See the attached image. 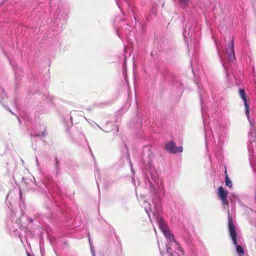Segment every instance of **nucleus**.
Wrapping results in <instances>:
<instances>
[{
  "label": "nucleus",
  "instance_id": "1",
  "mask_svg": "<svg viewBox=\"0 0 256 256\" xmlns=\"http://www.w3.org/2000/svg\"><path fill=\"white\" fill-rule=\"evenodd\" d=\"M152 203L154 204L152 208L151 204L146 201L144 202L143 206L150 220L152 222L153 220H156L167 240L166 250L162 256H182L184 252L182 248L175 240L174 235L162 217L160 199L157 194L152 198Z\"/></svg>",
  "mask_w": 256,
  "mask_h": 256
},
{
  "label": "nucleus",
  "instance_id": "2",
  "mask_svg": "<svg viewBox=\"0 0 256 256\" xmlns=\"http://www.w3.org/2000/svg\"><path fill=\"white\" fill-rule=\"evenodd\" d=\"M154 158V154L152 150L151 147L150 146H145L144 147L142 154V159L144 164L148 167H150V172L152 180L157 185L158 184V176L155 170H152V162Z\"/></svg>",
  "mask_w": 256,
  "mask_h": 256
},
{
  "label": "nucleus",
  "instance_id": "3",
  "mask_svg": "<svg viewBox=\"0 0 256 256\" xmlns=\"http://www.w3.org/2000/svg\"><path fill=\"white\" fill-rule=\"evenodd\" d=\"M249 152V160L251 164L256 159V132L254 128H250L249 132V142L248 144Z\"/></svg>",
  "mask_w": 256,
  "mask_h": 256
},
{
  "label": "nucleus",
  "instance_id": "4",
  "mask_svg": "<svg viewBox=\"0 0 256 256\" xmlns=\"http://www.w3.org/2000/svg\"><path fill=\"white\" fill-rule=\"evenodd\" d=\"M228 230L230 234L232 240L234 244L236 246V252L238 254H244V250L241 246L238 245L237 242V234L235 228V226L232 221V218L230 216V212L228 211Z\"/></svg>",
  "mask_w": 256,
  "mask_h": 256
},
{
  "label": "nucleus",
  "instance_id": "5",
  "mask_svg": "<svg viewBox=\"0 0 256 256\" xmlns=\"http://www.w3.org/2000/svg\"><path fill=\"white\" fill-rule=\"evenodd\" d=\"M166 150L169 152L176 154L182 152L183 150L182 146L178 147L176 146L174 142L170 141L168 142L165 146Z\"/></svg>",
  "mask_w": 256,
  "mask_h": 256
},
{
  "label": "nucleus",
  "instance_id": "6",
  "mask_svg": "<svg viewBox=\"0 0 256 256\" xmlns=\"http://www.w3.org/2000/svg\"><path fill=\"white\" fill-rule=\"evenodd\" d=\"M218 193L220 198L222 202L223 206L226 208L228 206V202L226 200L228 192L224 190L223 188L220 186L218 190Z\"/></svg>",
  "mask_w": 256,
  "mask_h": 256
},
{
  "label": "nucleus",
  "instance_id": "7",
  "mask_svg": "<svg viewBox=\"0 0 256 256\" xmlns=\"http://www.w3.org/2000/svg\"><path fill=\"white\" fill-rule=\"evenodd\" d=\"M226 51L228 56V60L230 62H233L236 58L233 40H232L228 44V47L226 49Z\"/></svg>",
  "mask_w": 256,
  "mask_h": 256
},
{
  "label": "nucleus",
  "instance_id": "8",
  "mask_svg": "<svg viewBox=\"0 0 256 256\" xmlns=\"http://www.w3.org/2000/svg\"><path fill=\"white\" fill-rule=\"evenodd\" d=\"M239 94H240V98L242 99V100L244 102V104L245 109H246L245 110L246 114L248 120L250 122L248 104L247 103V100H246V94H245V90L244 89H240L239 90Z\"/></svg>",
  "mask_w": 256,
  "mask_h": 256
},
{
  "label": "nucleus",
  "instance_id": "9",
  "mask_svg": "<svg viewBox=\"0 0 256 256\" xmlns=\"http://www.w3.org/2000/svg\"><path fill=\"white\" fill-rule=\"evenodd\" d=\"M47 134H48V132H46V128L44 126H43L41 132H35L34 134H31L30 135H31V136L41 137V136H46Z\"/></svg>",
  "mask_w": 256,
  "mask_h": 256
},
{
  "label": "nucleus",
  "instance_id": "10",
  "mask_svg": "<svg viewBox=\"0 0 256 256\" xmlns=\"http://www.w3.org/2000/svg\"><path fill=\"white\" fill-rule=\"evenodd\" d=\"M190 2V0H178V3L180 6L183 8L184 9L187 8V6H188V4Z\"/></svg>",
  "mask_w": 256,
  "mask_h": 256
},
{
  "label": "nucleus",
  "instance_id": "11",
  "mask_svg": "<svg viewBox=\"0 0 256 256\" xmlns=\"http://www.w3.org/2000/svg\"><path fill=\"white\" fill-rule=\"evenodd\" d=\"M6 98V94L4 89L0 87V102L2 103V102H4L5 98Z\"/></svg>",
  "mask_w": 256,
  "mask_h": 256
},
{
  "label": "nucleus",
  "instance_id": "12",
  "mask_svg": "<svg viewBox=\"0 0 256 256\" xmlns=\"http://www.w3.org/2000/svg\"><path fill=\"white\" fill-rule=\"evenodd\" d=\"M212 138H214V134H212ZM211 138V131L210 130H205V139L206 142H207L208 140Z\"/></svg>",
  "mask_w": 256,
  "mask_h": 256
},
{
  "label": "nucleus",
  "instance_id": "13",
  "mask_svg": "<svg viewBox=\"0 0 256 256\" xmlns=\"http://www.w3.org/2000/svg\"><path fill=\"white\" fill-rule=\"evenodd\" d=\"M44 184L50 194H51V192H53L52 190V186L54 187V184L51 182L50 180V182H46Z\"/></svg>",
  "mask_w": 256,
  "mask_h": 256
},
{
  "label": "nucleus",
  "instance_id": "14",
  "mask_svg": "<svg viewBox=\"0 0 256 256\" xmlns=\"http://www.w3.org/2000/svg\"><path fill=\"white\" fill-rule=\"evenodd\" d=\"M14 72L16 78L20 77L22 74L20 69L18 67V66H14Z\"/></svg>",
  "mask_w": 256,
  "mask_h": 256
},
{
  "label": "nucleus",
  "instance_id": "15",
  "mask_svg": "<svg viewBox=\"0 0 256 256\" xmlns=\"http://www.w3.org/2000/svg\"><path fill=\"white\" fill-rule=\"evenodd\" d=\"M225 182H226V184L228 187L230 188L232 187V182L227 175H226V176Z\"/></svg>",
  "mask_w": 256,
  "mask_h": 256
},
{
  "label": "nucleus",
  "instance_id": "16",
  "mask_svg": "<svg viewBox=\"0 0 256 256\" xmlns=\"http://www.w3.org/2000/svg\"><path fill=\"white\" fill-rule=\"evenodd\" d=\"M198 88L199 89V94H200V102H201V103H202V101H203V100H202L203 96H203V94H204L203 90H201V88L200 86H198Z\"/></svg>",
  "mask_w": 256,
  "mask_h": 256
},
{
  "label": "nucleus",
  "instance_id": "17",
  "mask_svg": "<svg viewBox=\"0 0 256 256\" xmlns=\"http://www.w3.org/2000/svg\"><path fill=\"white\" fill-rule=\"evenodd\" d=\"M89 242H90V246L91 252H92V256H96V254H95V252L94 250V246H92V244L90 242V238H89Z\"/></svg>",
  "mask_w": 256,
  "mask_h": 256
},
{
  "label": "nucleus",
  "instance_id": "18",
  "mask_svg": "<svg viewBox=\"0 0 256 256\" xmlns=\"http://www.w3.org/2000/svg\"><path fill=\"white\" fill-rule=\"evenodd\" d=\"M218 144L220 145V146H221L222 144V138L221 135L219 136V134H218Z\"/></svg>",
  "mask_w": 256,
  "mask_h": 256
},
{
  "label": "nucleus",
  "instance_id": "19",
  "mask_svg": "<svg viewBox=\"0 0 256 256\" xmlns=\"http://www.w3.org/2000/svg\"><path fill=\"white\" fill-rule=\"evenodd\" d=\"M147 181L149 182V184H150V187L152 188V187L154 186V184L152 183V182L148 178H147L146 180V183L147 182Z\"/></svg>",
  "mask_w": 256,
  "mask_h": 256
},
{
  "label": "nucleus",
  "instance_id": "20",
  "mask_svg": "<svg viewBox=\"0 0 256 256\" xmlns=\"http://www.w3.org/2000/svg\"><path fill=\"white\" fill-rule=\"evenodd\" d=\"M58 9H60V12H62V13H64V14H66V11H67V9H65L64 10V8H60V6H58Z\"/></svg>",
  "mask_w": 256,
  "mask_h": 256
},
{
  "label": "nucleus",
  "instance_id": "21",
  "mask_svg": "<svg viewBox=\"0 0 256 256\" xmlns=\"http://www.w3.org/2000/svg\"><path fill=\"white\" fill-rule=\"evenodd\" d=\"M117 33H118V36L120 38H122V32H121V30L118 28V30H117Z\"/></svg>",
  "mask_w": 256,
  "mask_h": 256
},
{
  "label": "nucleus",
  "instance_id": "22",
  "mask_svg": "<svg viewBox=\"0 0 256 256\" xmlns=\"http://www.w3.org/2000/svg\"><path fill=\"white\" fill-rule=\"evenodd\" d=\"M186 30H184V32H183V35H184V39H185V40L186 41Z\"/></svg>",
  "mask_w": 256,
  "mask_h": 256
},
{
  "label": "nucleus",
  "instance_id": "23",
  "mask_svg": "<svg viewBox=\"0 0 256 256\" xmlns=\"http://www.w3.org/2000/svg\"><path fill=\"white\" fill-rule=\"evenodd\" d=\"M129 161H130V165L132 172L134 173V168H132V163L130 158H129Z\"/></svg>",
  "mask_w": 256,
  "mask_h": 256
},
{
  "label": "nucleus",
  "instance_id": "24",
  "mask_svg": "<svg viewBox=\"0 0 256 256\" xmlns=\"http://www.w3.org/2000/svg\"><path fill=\"white\" fill-rule=\"evenodd\" d=\"M36 165L37 166L38 168L40 167V164H39V162H38V160L36 157Z\"/></svg>",
  "mask_w": 256,
  "mask_h": 256
},
{
  "label": "nucleus",
  "instance_id": "25",
  "mask_svg": "<svg viewBox=\"0 0 256 256\" xmlns=\"http://www.w3.org/2000/svg\"><path fill=\"white\" fill-rule=\"evenodd\" d=\"M122 2H130V0H122ZM116 2H120V0H116Z\"/></svg>",
  "mask_w": 256,
  "mask_h": 256
},
{
  "label": "nucleus",
  "instance_id": "26",
  "mask_svg": "<svg viewBox=\"0 0 256 256\" xmlns=\"http://www.w3.org/2000/svg\"><path fill=\"white\" fill-rule=\"evenodd\" d=\"M203 120H204V124H205V120H204V118H203Z\"/></svg>",
  "mask_w": 256,
  "mask_h": 256
},
{
  "label": "nucleus",
  "instance_id": "27",
  "mask_svg": "<svg viewBox=\"0 0 256 256\" xmlns=\"http://www.w3.org/2000/svg\"><path fill=\"white\" fill-rule=\"evenodd\" d=\"M222 64L223 66L224 67V64L222 61Z\"/></svg>",
  "mask_w": 256,
  "mask_h": 256
},
{
  "label": "nucleus",
  "instance_id": "28",
  "mask_svg": "<svg viewBox=\"0 0 256 256\" xmlns=\"http://www.w3.org/2000/svg\"><path fill=\"white\" fill-rule=\"evenodd\" d=\"M70 120H72V116H70Z\"/></svg>",
  "mask_w": 256,
  "mask_h": 256
},
{
  "label": "nucleus",
  "instance_id": "29",
  "mask_svg": "<svg viewBox=\"0 0 256 256\" xmlns=\"http://www.w3.org/2000/svg\"><path fill=\"white\" fill-rule=\"evenodd\" d=\"M192 32H191L190 38H191V37H192Z\"/></svg>",
  "mask_w": 256,
  "mask_h": 256
},
{
  "label": "nucleus",
  "instance_id": "30",
  "mask_svg": "<svg viewBox=\"0 0 256 256\" xmlns=\"http://www.w3.org/2000/svg\"><path fill=\"white\" fill-rule=\"evenodd\" d=\"M190 30H188V35H189V34H190Z\"/></svg>",
  "mask_w": 256,
  "mask_h": 256
},
{
  "label": "nucleus",
  "instance_id": "31",
  "mask_svg": "<svg viewBox=\"0 0 256 256\" xmlns=\"http://www.w3.org/2000/svg\"><path fill=\"white\" fill-rule=\"evenodd\" d=\"M220 58L222 59V56L220 54Z\"/></svg>",
  "mask_w": 256,
  "mask_h": 256
},
{
  "label": "nucleus",
  "instance_id": "32",
  "mask_svg": "<svg viewBox=\"0 0 256 256\" xmlns=\"http://www.w3.org/2000/svg\"><path fill=\"white\" fill-rule=\"evenodd\" d=\"M28 256H30V255L28 254Z\"/></svg>",
  "mask_w": 256,
  "mask_h": 256
}]
</instances>
